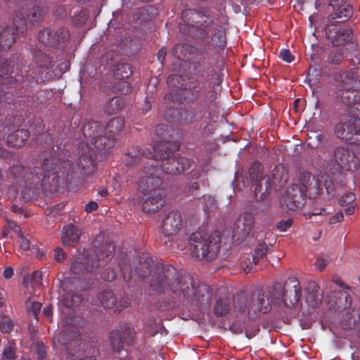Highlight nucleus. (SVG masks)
I'll return each instance as SVG.
<instances>
[{"instance_id":"1","label":"nucleus","mask_w":360,"mask_h":360,"mask_svg":"<svg viewBox=\"0 0 360 360\" xmlns=\"http://www.w3.org/2000/svg\"><path fill=\"white\" fill-rule=\"evenodd\" d=\"M169 91L165 101L169 107L165 119L169 122L202 127L210 123L217 108V93L211 83L199 85L193 79L174 75L167 79Z\"/></svg>"},{"instance_id":"2","label":"nucleus","mask_w":360,"mask_h":360,"mask_svg":"<svg viewBox=\"0 0 360 360\" xmlns=\"http://www.w3.org/2000/svg\"><path fill=\"white\" fill-rule=\"evenodd\" d=\"M180 31L186 35L204 39L198 46L175 45L171 52L179 60H187L199 66L214 65L221 58L226 46V35L208 16L195 10L181 13Z\"/></svg>"},{"instance_id":"3","label":"nucleus","mask_w":360,"mask_h":360,"mask_svg":"<svg viewBox=\"0 0 360 360\" xmlns=\"http://www.w3.org/2000/svg\"><path fill=\"white\" fill-rule=\"evenodd\" d=\"M138 276L148 279L153 290L165 293L173 298H183L188 302L202 304H210L212 290L209 285L200 284L197 288L190 274L177 271L173 266H164L156 263L148 254H143L135 268Z\"/></svg>"},{"instance_id":"4","label":"nucleus","mask_w":360,"mask_h":360,"mask_svg":"<svg viewBox=\"0 0 360 360\" xmlns=\"http://www.w3.org/2000/svg\"><path fill=\"white\" fill-rule=\"evenodd\" d=\"M56 154L54 147L41 152L34 167L23 165L19 158L9 167V174L20 187L29 190L42 188L46 191L55 192L60 185Z\"/></svg>"},{"instance_id":"5","label":"nucleus","mask_w":360,"mask_h":360,"mask_svg":"<svg viewBox=\"0 0 360 360\" xmlns=\"http://www.w3.org/2000/svg\"><path fill=\"white\" fill-rule=\"evenodd\" d=\"M69 39L70 32L65 27L54 32L50 29L41 30L38 34V40L47 49H39L33 55L39 68H70V56L63 51Z\"/></svg>"},{"instance_id":"6","label":"nucleus","mask_w":360,"mask_h":360,"mask_svg":"<svg viewBox=\"0 0 360 360\" xmlns=\"http://www.w3.org/2000/svg\"><path fill=\"white\" fill-rule=\"evenodd\" d=\"M56 163L57 175L61 179L74 178L79 175V178L86 179L95 174L97 170V162L89 150L79 155L75 166L68 160L69 153L65 149H60L56 146Z\"/></svg>"},{"instance_id":"7","label":"nucleus","mask_w":360,"mask_h":360,"mask_svg":"<svg viewBox=\"0 0 360 360\" xmlns=\"http://www.w3.org/2000/svg\"><path fill=\"white\" fill-rule=\"evenodd\" d=\"M338 72L333 77L335 84L342 88L340 99L353 112L354 107L360 103V76L356 69H337Z\"/></svg>"},{"instance_id":"8","label":"nucleus","mask_w":360,"mask_h":360,"mask_svg":"<svg viewBox=\"0 0 360 360\" xmlns=\"http://www.w3.org/2000/svg\"><path fill=\"white\" fill-rule=\"evenodd\" d=\"M115 248L112 243L107 242L92 254L76 258L71 264V272L77 275L94 272L98 266H105L113 258Z\"/></svg>"},{"instance_id":"9","label":"nucleus","mask_w":360,"mask_h":360,"mask_svg":"<svg viewBox=\"0 0 360 360\" xmlns=\"http://www.w3.org/2000/svg\"><path fill=\"white\" fill-rule=\"evenodd\" d=\"M188 243L193 258L200 261H211L219 252L221 239L219 236H210L202 231H195L190 235Z\"/></svg>"},{"instance_id":"10","label":"nucleus","mask_w":360,"mask_h":360,"mask_svg":"<svg viewBox=\"0 0 360 360\" xmlns=\"http://www.w3.org/2000/svg\"><path fill=\"white\" fill-rule=\"evenodd\" d=\"M153 160L156 162H161L162 170L169 174H179L191 168L192 160L183 156L174 155L170 150L162 148L154 149L151 154Z\"/></svg>"},{"instance_id":"11","label":"nucleus","mask_w":360,"mask_h":360,"mask_svg":"<svg viewBox=\"0 0 360 360\" xmlns=\"http://www.w3.org/2000/svg\"><path fill=\"white\" fill-rule=\"evenodd\" d=\"M22 123V118L19 116H8L1 123L0 138L6 139L7 146L13 148H22L28 141L30 134L25 129H17Z\"/></svg>"},{"instance_id":"12","label":"nucleus","mask_w":360,"mask_h":360,"mask_svg":"<svg viewBox=\"0 0 360 360\" xmlns=\"http://www.w3.org/2000/svg\"><path fill=\"white\" fill-rule=\"evenodd\" d=\"M273 295L278 305L283 304L286 308L296 305L301 297L302 290L299 281L288 278L283 285L276 283L273 285Z\"/></svg>"},{"instance_id":"13","label":"nucleus","mask_w":360,"mask_h":360,"mask_svg":"<svg viewBox=\"0 0 360 360\" xmlns=\"http://www.w3.org/2000/svg\"><path fill=\"white\" fill-rule=\"evenodd\" d=\"M82 134L98 150L110 148L115 143V138L105 134L103 126L98 121L86 122L82 127Z\"/></svg>"},{"instance_id":"14","label":"nucleus","mask_w":360,"mask_h":360,"mask_svg":"<svg viewBox=\"0 0 360 360\" xmlns=\"http://www.w3.org/2000/svg\"><path fill=\"white\" fill-rule=\"evenodd\" d=\"M273 295V286L267 291L262 289L255 290L251 295L248 305V314L250 319L258 317L259 314H267L272 308V305H278Z\"/></svg>"},{"instance_id":"15","label":"nucleus","mask_w":360,"mask_h":360,"mask_svg":"<svg viewBox=\"0 0 360 360\" xmlns=\"http://www.w3.org/2000/svg\"><path fill=\"white\" fill-rule=\"evenodd\" d=\"M135 334L134 327L127 323H120L117 328L110 333L109 340L113 352L120 353L125 345H133L135 341Z\"/></svg>"},{"instance_id":"16","label":"nucleus","mask_w":360,"mask_h":360,"mask_svg":"<svg viewBox=\"0 0 360 360\" xmlns=\"http://www.w3.org/2000/svg\"><path fill=\"white\" fill-rule=\"evenodd\" d=\"M27 30L25 20L22 19L21 13H15L12 18V25L5 27L0 33V49L6 51L13 45L15 36L23 34Z\"/></svg>"},{"instance_id":"17","label":"nucleus","mask_w":360,"mask_h":360,"mask_svg":"<svg viewBox=\"0 0 360 360\" xmlns=\"http://www.w3.org/2000/svg\"><path fill=\"white\" fill-rule=\"evenodd\" d=\"M183 226V218L178 210H172L164 218L162 222L161 241L165 245L172 241Z\"/></svg>"},{"instance_id":"18","label":"nucleus","mask_w":360,"mask_h":360,"mask_svg":"<svg viewBox=\"0 0 360 360\" xmlns=\"http://www.w3.org/2000/svg\"><path fill=\"white\" fill-rule=\"evenodd\" d=\"M157 170V165L153 163H148V166L144 167V175L140 178L139 182V188L143 195L147 196L148 193L161 189L160 187L162 184V180L156 175Z\"/></svg>"},{"instance_id":"19","label":"nucleus","mask_w":360,"mask_h":360,"mask_svg":"<svg viewBox=\"0 0 360 360\" xmlns=\"http://www.w3.org/2000/svg\"><path fill=\"white\" fill-rule=\"evenodd\" d=\"M298 186L301 193L309 198H316L322 191V181L309 172H303L300 176Z\"/></svg>"},{"instance_id":"20","label":"nucleus","mask_w":360,"mask_h":360,"mask_svg":"<svg viewBox=\"0 0 360 360\" xmlns=\"http://www.w3.org/2000/svg\"><path fill=\"white\" fill-rule=\"evenodd\" d=\"M332 160L340 169L346 171L357 166V158L347 146L336 147L333 150Z\"/></svg>"},{"instance_id":"21","label":"nucleus","mask_w":360,"mask_h":360,"mask_svg":"<svg viewBox=\"0 0 360 360\" xmlns=\"http://www.w3.org/2000/svg\"><path fill=\"white\" fill-rule=\"evenodd\" d=\"M165 193L162 189H158L147 193L143 197L142 210L148 214L159 211L165 204Z\"/></svg>"},{"instance_id":"22","label":"nucleus","mask_w":360,"mask_h":360,"mask_svg":"<svg viewBox=\"0 0 360 360\" xmlns=\"http://www.w3.org/2000/svg\"><path fill=\"white\" fill-rule=\"evenodd\" d=\"M255 224L254 217L250 213H245L244 215L239 216L233 225V237H237V240H243L248 237Z\"/></svg>"},{"instance_id":"23","label":"nucleus","mask_w":360,"mask_h":360,"mask_svg":"<svg viewBox=\"0 0 360 360\" xmlns=\"http://www.w3.org/2000/svg\"><path fill=\"white\" fill-rule=\"evenodd\" d=\"M155 146L143 150L139 146H133L130 147L125 153V163L127 166H133L140 162H144L145 160L152 159L151 154H153Z\"/></svg>"},{"instance_id":"24","label":"nucleus","mask_w":360,"mask_h":360,"mask_svg":"<svg viewBox=\"0 0 360 360\" xmlns=\"http://www.w3.org/2000/svg\"><path fill=\"white\" fill-rule=\"evenodd\" d=\"M335 131L339 139L350 141L354 135L360 134V127L356 124V119L351 117L344 122L338 124Z\"/></svg>"},{"instance_id":"25","label":"nucleus","mask_w":360,"mask_h":360,"mask_svg":"<svg viewBox=\"0 0 360 360\" xmlns=\"http://www.w3.org/2000/svg\"><path fill=\"white\" fill-rule=\"evenodd\" d=\"M80 334L76 327H67L58 335V341L61 345L66 347L69 354H71L72 346L79 345L80 343Z\"/></svg>"},{"instance_id":"26","label":"nucleus","mask_w":360,"mask_h":360,"mask_svg":"<svg viewBox=\"0 0 360 360\" xmlns=\"http://www.w3.org/2000/svg\"><path fill=\"white\" fill-rule=\"evenodd\" d=\"M108 74L112 75L115 79H120L113 86L115 91L121 94H127L131 91V86L124 79L128 78L131 74V69H108Z\"/></svg>"},{"instance_id":"27","label":"nucleus","mask_w":360,"mask_h":360,"mask_svg":"<svg viewBox=\"0 0 360 360\" xmlns=\"http://www.w3.org/2000/svg\"><path fill=\"white\" fill-rule=\"evenodd\" d=\"M302 196L298 186L288 187L285 191L283 202L289 210L295 211L302 206Z\"/></svg>"},{"instance_id":"28","label":"nucleus","mask_w":360,"mask_h":360,"mask_svg":"<svg viewBox=\"0 0 360 360\" xmlns=\"http://www.w3.org/2000/svg\"><path fill=\"white\" fill-rule=\"evenodd\" d=\"M326 69H308V72L307 74V81L310 86L316 85L319 83H325L328 81H333L334 76H330L328 72L326 71H323ZM338 72H336L337 73ZM333 75H335V72L333 73Z\"/></svg>"},{"instance_id":"29","label":"nucleus","mask_w":360,"mask_h":360,"mask_svg":"<svg viewBox=\"0 0 360 360\" xmlns=\"http://www.w3.org/2000/svg\"><path fill=\"white\" fill-rule=\"evenodd\" d=\"M81 231L74 224H70L62 231L61 241L64 245L75 246L80 238Z\"/></svg>"},{"instance_id":"30","label":"nucleus","mask_w":360,"mask_h":360,"mask_svg":"<svg viewBox=\"0 0 360 360\" xmlns=\"http://www.w3.org/2000/svg\"><path fill=\"white\" fill-rule=\"evenodd\" d=\"M306 302L311 307H317L322 300V295L319 292V287L315 282L309 283L306 288Z\"/></svg>"},{"instance_id":"31","label":"nucleus","mask_w":360,"mask_h":360,"mask_svg":"<svg viewBox=\"0 0 360 360\" xmlns=\"http://www.w3.org/2000/svg\"><path fill=\"white\" fill-rule=\"evenodd\" d=\"M124 119L120 117H115L109 120L103 130L105 134L115 138V136L118 134L124 127Z\"/></svg>"},{"instance_id":"32","label":"nucleus","mask_w":360,"mask_h":360,"mask_svg":"<svg viewBox=\"0 0 360 360\" xmlns=\"http://www.w3.org/2000/svg\"><path fill=\"white\" fill-rule=\"evenodd\" d=\"M250 300L244 291L236 293L233 298V310L237 314L248 312Z\"/></svg>"},{"instance_id":"33","label":"nucleus","mask_w":360,"mask_h":360,"mask_svg":"<svg viewBox=\"0 0 360 360\" xmlns=\"http://www.w3.org/2000/svg\"><path fill=\"white\" fill-rule=\"evenodd\" d=\"M334 297L335 302L334 307L338 309H345L349 308L352 304V297L347 292L345 291H335Z\"/></svg>"},{"instance_id":"34","label":"nucleus","mask_w":360,"mask_h":360,"mask_svg":"<svg viewBox=\"0 0 360 360\" xmlns=\"http://www.w3.org/2000/svg\"><path fill=\"white\" fill-rule=\"evenodd\" d=\"M124 106V99L122 97L115 96L107 103L105 107V112L108 115H115L119 112Z\"/></svg>"},{"instance_id":"35","label":"nucleus","mask_w":360,"mask_h":360,"mask_svg":"<svg viewBox=\"0 0 360 360\" xmlns=\"http://www.w3.org/2000/svg\"><path fill=\"white\" fill-rule=\"evenodd\" d=\"M98 298L101 305L105 308L114 309L117 303V298L110 290H105L100 292Z\"/></svg>"},{"instance_id":"36","label":"nucleus","mask_w":360,"mask_h":360,"mask_svg":"<svg viewBox=\"0 0 360 360\" xmlns=\"http://www.w3.org/2000/svg\"><path fill=\"white\" fill-rule=\"evenodd\" d=\"M313 144L314 145V148L321 153H326L328 148L332 147V141L330 139L322 134H317L315 135L314 142Z\"/></svg>"},{"instance_id":"37","label":"nucleus","mask_w":360,"mask_h":360,"mask_svg":"<svg viewBox=\"0 0 360 360\" xmlns=\"http://www.w3.org/2000/svg\"><path fill=\"white\" fill-rule=\"evenodd\" d=\"M15 13H21L22 19L25 20L27 25V22L31 24L38 22L43 18L42 11L39 6H34L28 14L24 13L23 11H17Z\"/></svg>"},{"instance_id":"38","label":"nucleus","mask_w":360,"mask_h":360,"mask_svg":"<svg viewBox=\"0 0 360 360\" xmlns=\"http://www.w3.org/2000/svg\"><path fill=\"white\" fill-rule=\"evenodd\" d=\"M231 309V301L226 297H221L217 300L214 307V313L219 316L226 315Z\"/></svg>"},{"instance_id":"39","label":"nucleus","mask_w":360,"mask_h":360,"mask_svg":"<svg viewBox=\"0 0 360 360\" xmlns=\"http://www.w3.org/2000/svg\"><path fill=\"white\" fill-rule=\"evenodd\" d=\"M335 33V36L331 37V43L334 46H339L352 39V32L349 29H345L341 32L336 31Z\"/></svg>"},{"instance_id":"40","label":"nucleus","mask_w":360,"mask_h":360,"mask_svg":"<svg viewBox=\"0 0 360 360\" xmlns=\"http://www.w3.org/2000/svg\"><path fill=\"white\" fill-rule=\"evenodd\" d=\"M186 179L188 181H198L202 185L207 184V176L205 169H194L186 174Z\"/></svg>"},{"instance_id":"41","label":"nucleus","mask_w":360,"mask_h":360,"mask_svg":"<svg viewBox=\"0 0 360 360\" xmlns=\"http://www.w3.org/2000/svg\"><path fill=\"white\" fill-rule=\"evenodd\" d=\"M268 247L264 241L258 240L254 252L252 254V261L257 264L262 260L266 255Z\"/></svg>"},{"instance_id":"42","label":"nucleus","mask_w":360,"mask_h":360,"mask_svg":"<svg viewBox=\"0 0 360 360\" xmlns=\"http://www.w3.org/2000/svg\"><path fill=\"white\" fill-rule=\"evenodd\" d=\"M250 178L252 181H261L263 178V166L259 162H255L249 169Z\"/></svg>"},{"instance_id":"43","label":"nucleus","mask_w":360,"mask_h":360,"mask_svg":"<svg viewBox=\"0 0 360 360\" xmlns=\"http://www.w3.org/2000/svg\"><path fill=\"white\" fill-rule=\"evenodd\" d=\"M339 7L340 8L334 13L332 18L338 19V22L347 21L353 14L352 6L347 5L343 8H341V6Z\"/></svg>"},{"instance_id":"44","label":"nucleus","mask_w":360,"mask_h":360,"mask_svg":"<svg viewBox=\"0 0 360 360\" xmlns=\"http://www.w3.org/2000/svg\"><path fill=\"white\" fill-rule=\"evenodd\" d=\"M98 69H81L79 71L80 82L91 83L96 80V75H98Z\"/></svg>"},{"instance_id":"45","label":"nucleus","mask_w":360,"mask_h":360,"mask_svg":"<svg viewBox=\"0 0 360 360\" xmlns=\"http://www.w3.org/2000/svg\"><path fill=\"white\" fill-rule=\"evenodd\" d=\"M156 135L164 142H169L171 139V127L167 124H160L155 127Z\"/></svg>"},{"instance_id":"46","label":"nucleus","mask_w":360,"mask_h":360,"mask_svg":"<svg viewBox=\"0 0 360 360\" xmlns=\"http://www.w3.org/2000/svg\"><path fill=\"white\" fill-rule=\"evenodd\" d=\"M16 350L15 343L13 340L8 341L4 349L3 357L8 360H15L17 358Z\"/></svg>"},{"instance_id":"47","label":"nucleus","mask_w":360,"mask_h":360,"mask_svg":"<svg viewBox=\"0 0 360 360\" xmlns=\"http://www.w3.org/2000/svg\"><path fill=\"white\" fill-rule=\"evenodd\" d=\"M0 158L7 163L11 164L12 162H15L18 160L20 156L16 153L11 152L6 148L0 146Z\"/></svg>"},{"instance_id":"48","label":"nucleus","mask_w":360,"mask_h":360,"mask_svg":"<svg viewBox=\"0 0 360 360\" xmlns=\"http://www.w3.org/2000/svg\"><path fill=\"white\" fill-rule=\"evenodd\" d=\"M202 200V209L205 212L209 213L214 211L217 208L216 200L212 195H203Z\"/></svg>"},{"instance_id":"49","label":"nucleus","mask_w":360,"mask_h":360,"mask_svg":"<svg viewBox=\"0 0 360 360\" xmlns=\"http://www.w3.org/2000/svg\"><path fill=\"white\" fill-rule=\"evenodd\" d=\"M14 327L12 319L8 316H3L0 321V330L4 333H10Z\"/></svg>"},{"instance_id":"50","label":"nucleus","mask_w":360,"mask_h":360,"mask_svg":"<svg viewBox=\"0 0 360 360\" xmlns=\"http://www.w3.org/2000/svg\"><path fill=\"white\" fill-rule=\"evenodd\" d=\"M63 301L66 307L71 308L78 306L82 302V298L79 295L69 294L66 295Z\"/></svg>"},{"instance_id":"51","label":"nucleus","mask_w":360,"mask_h":360,"mask_svg":"<svg viewBox=\"0 0 360 360\" xmlns=\"http://www.w3.org/2000/svg\"><path fill=\"white\" fill-rule=\"evenodd\" d=\"M342 59V51L341 49L331 51L328 57V63L333 65H339Z\"/></svg>"},{"instance_id":"52","label":"nucleus","mask_w":360,"mask_h":360,"mask_svg":"<svg viewBox=\"0 0 360 360\" xmlns=\"http://www.w3.org/2000/svg\"><path fill=\"white\" fill-rule=\"evenodd\" d=\"M87 15L88 13L85 10H81L75 13L72 18L73 24L77 27L82 25L85 22Z\"/></svg>"},{"instance_id":"53","label":"nucleus","mask_w":360,"mask_h":360,"mask_svg":"<svg viewBox=\"0 0 360 360\" xmlns=\"http://www.w3.org/2000/svg\"><path fill=\"white\" fill-rule=\"evenodd\" d=\"M119 265L124 281L127 283L130 282L132 277V270L131 267L122 262H119Z\"/></svg>"},{"instance_id":"54","label":"nucleus","mask_w":360,"mask_h":360,"mask_svg":"<svg viewBox=\"0 0 360 360\" xmlns=\"http://www.w3.org/2000/svg\"><path fill=\"white\" fill-rule=\"evenodd\" d=\"M117 276V271L112 268L105 269L101 274V277L103 280L111 282L115 279Z\"/></svg>"},{"instance_id":"55","label":"nucleus","mask_w":360,"mask_h":360,"mask_svg":"<svg viewBox=\"0 0 360 360\" xmlns=\"http://www.w3.org/2000/svg\"><path fill=\"white\" fill-rule=\"evenodd\" d=\"M356 199L355 194L352 192L346 193L342 195L338 200L339 204L341 206H347L350 203L353 202Z\"/></svg>"},{"instance_id":"56","label":"nucleus","mask_w":360,"mask_h":360,"mask_svg":"<svg viewBox=\"0 0 360 360\" xmlns=\"http://www.w3.org/2000/svg\"><path fill=\"white\" fill-rule=\"evenodd\" d=\"M323 187L327 193L328 198L335 195V186L331 180L328 179H324L323 181H322V189Z\"/></svg>"},{"instance_id":"57","label":"nucleus","mask_w":360,"mask_h":360,"mask_svg":"<svg viewBox=\"0 0 360 360\" xmlns=\"http://www.w3.org/2000/svg\"><path fill=\"white\" fill-rule=\"evenodd\" d=\"M130 302V299L127 297H123L119 302L117 300L116 305L114 307V311L115 313H120L123 309L129 306Z\"/></svg>"},{"instance_id":"58","label":"nucleus","mask_w":360,"mask_h":360,"mask_svg":"<svg viewBox=\"0 0 360 360\" xmlns=\"http://www.w3.org/2000/svg\"><path fill=\"white\" fill-rule=\"evenodd\" d=\"M9 69H0V86L11 82L13 77L10 76Z\"/></svg>"},{"instance_id":"59","label":"nucleus","mask_w":360,"mask_h":360,"mask_svg":"<svg viewBox=\"0 0 360 360\" xmlns=\"http://www.w3.org/2000/svg\"><path fill=\"white\" fill-rule=\"evenodd\" d=\"M47 354L46 347L42 342L37 344V355L38 360H46Z\"/></svg>"},{"instance_id":"60","label":"nucleus","mask_w":360,"mask_h":360,"mask_svg":"<svg viewBox=\"0 0 360 360\" xmlns=\"http://www.w3.org/2000/svg\"><path fill=\"white\" fill-rule=\"evenodd\" d=\"M292 223L293 220L291 218H289L285 220H281L277 223L276 228L281 232H285L292 226Z\"/></svg>"},{"instance_id":"61","label":"nucleus","mask_w":360,"mask_h":360,"mask_svg":"<svg viewBox=\"0 0 360 360\" xmlns=\"http://www.w3.org/2000/svg\"><path fill=\"white\" fill-rule=\"evenodd\" d=\"M51 136L48 132H43L35 137L36 142L39 144H48L51 141Z\"/></svg>"},{"instance_id":"62","label":"nucleus","mask_w":360,"mask_h":360,"mask_svg":"<svg viewBox=\"0 0 360 360\" xmlns=\"http://www.w3.org/2000/svg\"><path fill=\"white\" fill-rule=\"evenodd\" d=\"M280 58L286 63H292L295 58L288 49H283L280 51Z\"/></svg>"},{"instance_id":"63","label":"nucleus","mask_w":360,"mask_h":360,"mask_svg":"<svg viewBox=\"0 0 360 360\" xmlns=\"http://www.w3.org/2000/svg\"><path fill=\"white\" fill-rule=\"evenodd\" d=\"M200 184L201 183L200 181H189L185 188V192L189 194H193L195 191H198L200 189Z\"/></svg>"},{"instance_id":"64","label":"nucleus","mask_w":360,"mask_h":360,"mask_svg":"<svg viewBox=\"0 0 360 360\" xmlns=\"http://www.w3.org/2000/svg\"><path fill=\"white\" fill-rule=\"evenodd\" d=\"M54 259L58 262H62L66 259V253L61 248H56L54 250Z\"/></svg>"}]
</instances>
